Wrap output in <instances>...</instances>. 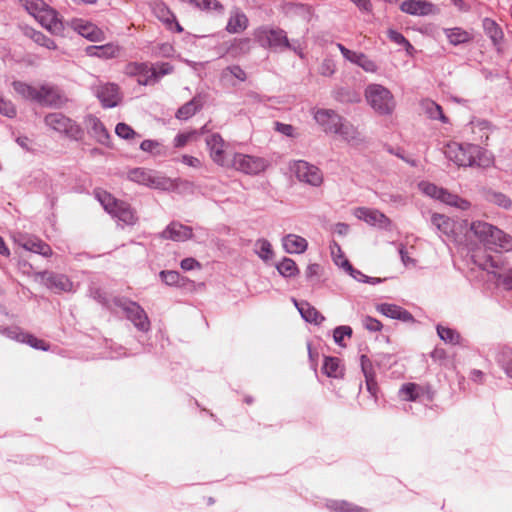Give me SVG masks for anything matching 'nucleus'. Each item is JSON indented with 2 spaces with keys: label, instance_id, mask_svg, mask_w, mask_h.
<instances>
[{
  "label": "nucleus",
  "instance_id": "nucleus-7",
  "mask_svg": "<svg viewBox=\"0 0 512 512\" xmlns=\"http://www.w3.org/2000/svg\"><path fill=\"white\" fill-rule=\"evenodd\" d=\"M291 170L301 182L318 187L323 182V174L320 169L306 161L298 160L293 163Z\"/></svg>",
  "mask_w": 512,
  "mask_h": 512
},
{
  "label": "nucleus",
  "instance_id": "nucleus-49",
  "mask_svg": "<svg viewBox=\"0 0 512 512\" xmlns=\"http://www.w3.org/2000/svg\"><path fill=\"white\" fill-rule=\"evenodd\" d=\"M140 149L155 156L162 155L164 153V147L156 140L147 139L142 141Z\"/></svg>",
  "mask_w": 512,
  "mask_h": 512
},
{
  "label": "nucleus",
  "instance_id": "nucleus-47",
  "mask_svg": "<svg viewBox=\"0 0 512 512\" xmlns=\"http://www.w3.org/2000/svg\"><path fill=\"white\" fill-rule=\"evenodd\" d=\"M437 333H438V336L446 343L453 344V345L459 343L460 335L453 329L438 325Z\"/></svg>",
  "mask_w": 512,
  "mask_h": 512
},
{
  "label": "nucleus",
  "instance_id": "nucleus-40",
  "mask_svg": "<svg viewBox=\"0 0 512 512\" xmlns=\"http://www.w3.org/2000/svg\"><path fill=\"white\" fill-rule=\"evenodd\" d=\"M12 86L17 94L26 100L36 101L37 87L22 81H14Z\"/></svg>",
  "mask_w": 512,
  "mask_h": 512
},
{
  "label": "nucleus",
  "instance_id": "nucleus-16",
  "mask_svg": "<svg viewBox=\"0 0 512 512\" xmlns=\"http://www.w3.org/2000/svg\"><path fill=\"white\" fill-rule=\"evenodd\" d=\"M36 102L46 106H61L65 98L58 87L43 84L37 89Z\"/></svg>",
  "mask_w": 512,
  "mask_h": 512
},
{
  "label": "nucleus",
  "instance_id": "nucleus-63",
  "mask_svg": "<svg viewBox=\"0 0 512 512\" xmlns=\"http://www.w3.org/2000/svg\"><path fill=\"white\" fill-rule=\"evenodd\" d=\"M275 130L279 133L288 136V137H294V127L290 124H284L281 122H275Z\"/></svg>",
  "mask_w": 512,
  "mask_h": 512
},
{
  "label": "nucleus",
  "instance_id": "nucleus-2",
  "mask_svg": "<svg viewBox=\"0 0 512 512\" xmlns=\"http://www.w3.org/2000/svg\"><path fill=\"white\" fill-rule=\"evenodd\" d=\"M19 2L30 15L51 33L57 34L62 31L63 24L57 18L56 11L43 0H19Z\"/></svg>",
  "mask_w": 512,
  "mask_h": 512
},
{
  "label": "nucleus",
  "instance_id": "nucleus-38",
  "mask_svg": "<svg viewBox=\"0 0 512 512\" xmlns=\"http://www.w3.org/2000/svg\"><path fill=\"white\" fill-rule=\"evenodd\" d=\"M322 370L328 377L339 378L343 376V368L340 365V359L337 357H325Z\"/></svg>",
  "mask_w": 512,
  "mask_h": 512
},
{
  "label": "nucleus",
  "instance_id": "nucleus-53",
  "mask_svg": "<svg viewBox=\"0 0 512 512\" xmlns=\"http://www.w3.org/2000/svg\"><path fill=\"white\" fill-rule=\"evenodd\" d=\"M351 335L352 329L349 326H338L334 329L333 332V338L335 343L341 347H345V344L343 343L344 337H351Z\"/></svg>",
  "mask_w": 512,
  "mask_h": 512
},
{
  "label": "nucleus",
  "instance_id": "nucleus-64",
  "mask_svg": "<svg viewBox=\"0 0 512 512\" xmlns=\"http://www.w3.org/2000/svg\"><path fill=\"white\" fill-rule=\"evenodd\" d=\"M181 161L185 165H188V166L193 167V168H200V167H202V162L200 161V159H198L197 157H194V156H190V155H186V154L182 155L181 156Z\"/></svg>",
  "mask_w": 512,
  "mask_h": 512
},
{
  "label": "nucleus",
  "instance_id": "nucleus-42",
  "mask_svg": "<svg viewBox=\"0 0 512 512\" xmlns=\"http://www.w3.org/2000/svg\"><path fill=\"white\" fill-rule=\"evenodd\" d=\"M23 247L29 251L41 254L46 257L52 255L51 247L48 244H46L45 242L38 240V239L27 240L23 244Z\"/></svg>",
  "mask_w": 512,
  "mask_h": 512
},
{
  "label": "nucleus",
  "instance_id": "nucleus-15",
  "mask_svg": "<svg viewBox=\"0 0 512 512\" xmlns=\"http://www.w3.org/2000/svg\"><path fill=\"white\" fill-rule=\"evenodd\" d=\"M315 121L327 134H335L343 117L332 109H319L314 114Z\"/></svg>",
  "mask_w": 512,
  "mask_h": 512
},
{
  "label": "nucleus",
  "instance_id": "nucleus-52",
  "mask_svg": "<svg viewBox=\"0 0 512 512\" xmlns=\"http://www.w3.org/2000/svg\"><path fill=\"white\" fill-rule=\"evenodd\" d=\"M387 34L391 41H393L394 43H396L398 45L405 46L406 51L408 53H410V51L414 49L413 46L410 44V42L398 31L389 29Z\"/></svg>",
  "mask_w": 512,
  "mask_h": 512
},
{
  "label": "nucleus",
  "instance_id": "nucleus-5",
  "mask_svg": "<svg viewBox=\"0 0 512 512\" xmlns=\"http://www.w3.org/2000/svg\"><path fill=\"white\" fill-rule=\"evenodd\" d=\"M269 166V161L262 157L235 153L229 163V167L234 168L249 175H256L265 171Z\"/></svg>",
  "mask_w": 512,
  "mask_h": 512
},
{
  "label": "nucleus",
  "instance_id": "nucleus-6",
  "mask_svg": "<svg viewBox=\"0 0 512 512\" xmlns=\"http://www.w3.org/2000/svg\"><path fill=\"white\" fill-rule=\"evenodd\" d=\"M116 306L121 308L126 317L134 324V326L143 332L150 329V321L144 309L136 302L127 299L117 298L114 300Z\"/></svg>",
  "mask_w": 512,
  "mask_h": 512
},
{
  "label": "nucleus",
  "instance_id": "nucleus-22",
  "mask_svg": "<svg viewBox=\"0 0 512 512\" xmlns=\"http://www.w3.org/2000/svg\"><path fill=\"white\" fill-rule=\"evenodd\" d=\"M479 192L481 197L488 203L497 205L504 209H509L512 206V200L500 191H496L489 187H482Z\"/></svg>",
  "mask_w": 512,
  "mask_h": 512
},
{
  "label": "nucleus",
  "instance_id": "nucleus-21",
  "mask_svg": "<svg viewBox=\"0 0 512 512\" xmlns=\"http://www.w3.org/2000/svg\"><path fill=\"white\" fill-rule=\"evenodd\" d=\"M86 126L88 133L95 138L97 142L102 145L109 146L110 135L103 125V123L95 116H88L86 118Z\"/></svg>",
  "mask_w": 512,
  "mask_h": 512
},
{
  "label": "nucleus",
  "instance_id": "nucleus-23",
  "mask_svg": "<svg viewBox=\"0 0 512 512\" xmlns=\"http://www.w3.org/2000/svg\"><path fill=\"white\" fill-rule=\"evenodd\" d=\"M377 311L392 319H398L404 322L414 321L413 315L410 312L395 304H380L377 306Z\"/></svg>",
  "mask_w": 512,
  "mask_h": 512
},
{
  "label": "nucleus",
  "instance_id": "nucleus-54",
  "mask_svg": "<svg viewBox=\"0 0 512 512\" xmlns=\"http://www.w3.org/2000/svg\"><path fill=\"white\" fill-rule=\"evenodd\" d=\"M115 133L123 139H133L139 136L129 125L126 123H118L115 128Z\"/></svg>",
  "mask_w": 512,
  "mask_h": 512
},
{
  "label": "nucleus",
  "instance_id": "nucleus-33",
  "mask_svg": "<svg viewBox=\"0 0 512 512\" xmlns=\"http://www.w3.org/2000/svg\"><path fill=\"white\" fill-rule=\"evenodd\" d=\"M482 26L485 34L491 39L494 45L502 42L504 34L501 27L491 18H484Z\"/></svg>",
  "mask_w": 512,
  "mask_h": 512
},
{
  "label": "nucleus",
  "instance_id": "nucleus-10",
  "mask_svg": "<svg viewBox=\"0 0 512 512\" xmlns=\"http://www.w3.org/2000/svg\"><path fill=\"white\" fill-rule=\"evenodd\" d=\"M474 144H459L457 142H451L446 145L444 153L446 157L453 161L458 166L470 167L472 156V147Z\"/></svg>",
  "mask_w": 512,
  "mask_h": 512
},
{
  "label": "nucleus",
  "instance_id": "nucleus-44",
  "mask_svg": "<svg viewBox=\"0 0 512 512\" xmlns=\"http://www.w3.org/2000/svg\"><path fill=\"white\" fill-rule=\"evenodd\" d=\"M328 507L334 512H367L366 509L347 501H332Z\"/></svg>",
  "mask_w": 512,
  "mask_h": 512
},
{
  "label": "nucleus",
  "instance_id": "nucleus-8",
  "mask_svg": "<svg viewBox=\"0 0 512 512\" xmlns=\"http://www.w3.org/2000/svg\"><path fill=\"white\" fill-rule=\"evenodd\" d=\"M44 122L49 128L58 133H64L70 137H77L80 134L79 126L60 112L47 114Z\"/></svg>",
  "mask_w": 512,
  "mask_h": 512
},
{
  "label": "nucleus",
  "instance_id": "nucleus-26",
  "mask_svg": "<svg viewBox=\"0 0 512 512\" xmlns=\"http://www.w3.org/2000/svg\"><path fill=\"white\" fill-rule=\"evenodd\" d=\"M429 393V387H424L416 383H405L401 386L399 394L404 401H416L425 393Z\"/></svg>",
  "mask_w": 512,
  "mask_h": 512
},
{
  "label": "nucleus",
  "instance_id": "nucleus-51",
  "mask_svg": "<svg viewBox=\"0 0 512 512\" xmlns=\"http://www.w3.org/2000/svg\"><path fill=\"white\" fill-rule=\"evenodd\" d=\"M419 189L427 196L438 200L443 188L436 186L430 182H420Z\"/></svg>",
  "mask_w": 512,
  "mask_h": 512
},
{
  "label": "nucleus",
  "instance_id": "nucleus-25",
  "mask_svg": "<svg viewBox=\"0 0 512 512\" xmlns=\"http://www.w3.org/2000/svg\"><path fill=\"white\" fill-rule=\"evenodd\" d=\"M173 66L170 63H159L150 67V74L148 78L140 79V85H152L156 83L161 77L173 72Z\"/></svg>",
  "mask_w": 512,
  "mask_h": 512
},
{
  "label": "nucleus",
  "instance_id": "nucleus-36",
  "mask_svg": "<svg viewBox=\"0 0 512 512\" xmlns=\"http://www.w3.org/2000/svg\"><path fill=\"white\" fill-rule=\"evenodd\" d=\"M248 26V18L244 13L236 12L229 18L226 30L229 33H239L244 31Z\"/></svg>",
  "mask_w": 512,
  "mask_h": 512
},
{
  "label": "nucleus",
  "instance_id": "nucleus-24",
  "mask_svg": "<svg viewBox=\"0 0 512 512\" xmlns=\"http://www.w3.org/2000/svg\"><path fill=\"white\" fill-rule=\"evenodd\" d=\"M75 30L90 41H101L104 39V32L90 22L79 20L74 24Z\"/></svg>",
  "mask_w": 512,
  "mask_h": 512
},
{
  "label": "nucleus",
  "instance_id": "nucleus-17",
  "mask_svg": "<svg viewBox=\"0 0 512 512\" xmlns=\"http://www.w3.org/2000/svg\"><path fill=\"white\" fill-rule=\"evenodd\" d=\"M337 48L343 55V57L353 63L361 67L366 72L374 73L377 71V65L376 63L371 60L367 55L361 52H355L348 48H346L341 43H337Z\"/></svg>",
  "mask_w": 512,
  "mask_h": 512
},
{
  "label": "nucleus",
  "instance_id": "nucleus-28",
  "mask_svg": "<svg viewBox=\"0 0 512 512\" xmlns=\"http://www.w3.org/2000/svg\"><path fill=\"white\" fill-rule=\"evenodd\" d=\"M335 135H339L342 140L348 143L356 144L361 141V134L358 129L345 118H343L341 124H339Z\"/></svg>",
  "mask_w": 512,
  "mask_h": 512
},
{
  "label": "nucleus",
  "instance_id": "nucleus-32",
  "mask_svg": "<svg viewBox=\"0 0 512 512\" xmlns=\"http://www.w3.org/2000/svg\"><path fill=\"white\" fill-rule=\"evenodd\" d=\"M438 200L460 210H468L471 207V203L468 200L461 198L444 188L442 189Z\"/></svg>",
  "mask_w": 512,
  "mask_h": 512
},
{
  "label": "nucleus",
  "instance_id": "nucleus-4",
  "mask_svg": "<svg viewBox=\"0 0 512 512\" xmlns=\"http://www.w3.org/2000/svg\"><path fill=\"white\" fill-rule=\"evenodd\" d=\"M370 106L381 115H388L395 109L396 103L392 93L380 84H370L365 90Z\"/></svg>",
  "mask_w": 512,
  "mask_h": 512
},
{
  "label": "nucleus",
  "instance_id": "nucleus-46",
  "mask_svg": "<svg viewBox=\"0 0 512 512\" xmlns=\"http://www.w3.org/2000/svg\"><path fill=\"white\" fill-rule=\"evenodd\" d=\"M199 108V105L196 101V99H192L191 101L185 103L183 106H181L177 113H176V117L178 119H182V120H186L188 118H190L191 116H193L196 111L198 110Z\"/></svg>",
  "mask_w": 512,
  "mask_h": 512
},
{
  "label": "nucleus",
  "instance_id": "nucleus-29",
  "mask_svg": "<svg viewBox=\"0 0 512 512\" xmlns=\"http://www.w3.org/2000/svg\"><path fill=\"white\" fill-rule=\"evenodd\" d=\"M472 149V163L470 167L477 166L481 168H488L493 165V155L478 145H473Z\"/></svg>",
  "mask_w": 512,
  "mask_h": 512
},
{
  "label": "nucleus",
  "instance_id": "nucleus-61",
  "mask_svg": "<svg viewBox=\"0 0 512 512\" xmlns=\"http://www.w3.org/2000/svg\"><path fill=\"white\" fill-rule=\"evenodd\" d=\"M174 53V48L170 43H162L155 48L154 55L160 57H170Z\"/></svg>",
  "mask_w": 512,
  "mask_h": 512
},
{
  "label": "nucleus",
  "instance_id": "nucleus-62",
  "mask_svg": "<svg viewBox=\"0 0 512 512\" xmlns=\"http://www.w3.org/2000/svg\"><path fill=\"white\" fill-rule=\"evenodd\" d=\"M363 325L367 330H369L371 332H377L382 329L381 322L375 318L370 317V316H366L363 319Z\"/></svg>",
  "mask_w": 512,
  "mask_h": 512
},
{
  "label": "nucleus",
  "instance_id": "nucleus-11",
  "mask_svg": "<svg viewBox=\"0 0 512 512\" xmlns=\"http://www.w3.org/2000/svg\"><path fill=\"white\" fill-rule=\"evenodd\" d=\"M127 177L130 181L152 188H162L166 183L165 178L159 177L153 170L143 167L129 170Z\"/></svg>",
  "mask_w": 512,
  "mask_h": 512
},
{
  "label": "nucleus",
  "instance_id": "nucleus-45",
  "mask_svg": "<svg viewBox=\"0 0 512 512\" xmlns=\"http://www.w3.org/2000/svg\"><path fill=\"white\" fill-rule=\"evenodd\" d=\"M425 109L431 119L440 120L443 123H447L448 119L444 115L442 107L433 101L425 102Z\"/></svg>",
  "mask_w": 512,
  "mask_h": 512
},
{
  "label": "nucleus",
  "instance_id": "nucleus-9",
  "mask_svg": "<svg viewBox=\"0 0 512 512\" xmlns=\"http://www.w3.org/2000/svg\"><path fill=\"white\" fill-rule=\"evenodd\" d=\"M255 38L264 47L290 48L287 36L282 29L260 28L255 32Z\"/></svg>",
  "mask_w": 512,
  "mask_h": 512
},
{
  "label": "nucleus",
  "instance_id": "nucleus-37",
  "mask_svg": "<svg viewBox=\"0 0 512 512\" xmlns=\"http://www.w3.org/2000/svg\"><path fill=\"white\" fill-rule=\"evenodd\" d=\"M432 224L443 234L449 236L454 233V222L449 217L442 214H433Z\"/></svg>",
  "mask_w": 512,
  "mask_h": 512
},
{
  "label": "nucleus",
  "instance_id": "nucleus-35",
  "mask_svg": "<svg viewBox=\"0 0 512 512\" xmlns=\"http://www.w3.org/2000/svg\"><path fill=\"white\" fill-rule=\"evenodd\" d=\"M251 49V40L249 38L234 39L226 47V53L233 57H237L241 54H246Z\"/></svg>",
  "mask_w": 512,
  "mask_h": 512
},
{
  "label": "nucleus",
  "instance_id": "nucleus-50",
  "mask_svg": "<svg viewBox=\"0 0 512 512\" xmlns=\"http://www.w3.org/2000/svg\"><path fill=\"white\" fill-rule=\"evenodd\" d=\"M30 37L38 45L46 47L50 50H55L57 48L55 42L52 39L48 38L46 35H44L42 32L33 30L31 31Z\"/></svg>",
  "mask_w": 512,
  "mask_h": 512
},
{
  "label": "nucleus",
  "instance_id": "nucleus-60",
  "mask_svg": "<svg viewBox=\"0 0 512 512\" xmlns=\"http://www.w3.org/2000/svg\"><path fill=\"white\" fill-rule=\"evenodd\" d=\"M228 73L233 75L235 78H237L240 81H245L246 80V73H245V71L240 66H238V65H233V66L227 67L223 71V76H226Z\"/></svg>",
  "mask_w": 512,
  "mask_h": 512
},
{
  "label": "nucleus",
  "instance_id": "nucleus-41",
  "mask_svg": "<svg viewBox=\"0 0 512 512\" xmlns=\"http://www.w3.org/2000/svg\"><path fill=\"white\" fill-rule=\"evenodd\" d=\"M445 34L452 45H459L471 40V35L467 31L458 27L446 29Z\"/></svg>",
  "mask_w": 512,
  "mask_h": 512
},
{
  "label": "nucleus",
  "instance_id": "nucleus-58",
  "mask_svg": "<svg viewBox=\"0 0 512 512\" xmlns=\"http://www.w3.org/2000/svg\"><path fill=\"white\" fill-rule=\"evenodd\" d=\"M336 65L332 59H324L319 67V73L323 76H331L334 74Z\"/></svg>",
  "mask_w": 512,
  "mask_h": 512
},
{
  "label": "nucleus",
  "instance_id": "nucleus-20",
  "mask_svg": "<svg viewBox=\"0 0 512 512\" xmlns=\"http://www.w3.org/2000/svg\"><path fill=\"white\" fill-rule=\"evenodd\" d=\"M402 12L414 16H426L433 13L434 5L426 0H405L401 3Z\"/></svg>",
  "mask_w": 512,
  "mask_h": 512
},
{
  "label": "nucleus",
  "instance_id": "nucleus-55",
  "mask_svg": "<svg viewBox=\"0 0 512 512\" xmlns=\"http://www.w3.org/2000/svg\"><path fill=\"white\" fill-rule=\"evenodd\" d=\"M197 135L196 131H188L178 134L174 139V146L176 148L184 147L189 141L194 139Z\"/></svg>",
  "mask_w": 512,
  "mask_h": 512
},
{
  "label": "nucleus",
  "instance_id": "nucleus-19",
  "mask_svg": "<svg viewBox=\"0 0 512 512\" xmlns=\"http://www.w3.org/2000/svg\"><path fill=\"white\" fill-rule=\"evenodd\" d=\"M161 238L173 241H186L192 238V228L179 222H171L161 233Z\"/></svg>",
  "mask_w": 512,
  "mask_h": 512
},
{
  "label": "nucleus",
  "instance_id": "nucleus-12",
  "mask_svg": "<svg viewBox=\"0 0 512 512\" xmlns=\"http://www.w3.org/2000/svg\"><path fill=\"white\" fill-rule=\"evenodd\" d=\"M37 276L41 278V281L48 289L54 292H70L73 288V283L64 274L43 271L39 272Z\"/></svg>",
  "mask_w": 512,
  "mask_h": 512
},
{
  "label": "nucleus",
  "instance_id": "nucleus-39",
  "mask_svg": "<svg viewBox=\"0 0 512 512\" xmlns=\"http://www.w3.org/2000/svg\"><path fill=\"white\" fill-rule=\"evenodd\" d=\"M125 73L129 76H137V82L140 79L148 78L150 74V66L147 63L131 62L125 67Z\"/></svg>",
  "mask_w": 512,
  "mask_h": 512
},
{
  "label": "nucleus",
  "instance_id": "nucleus-30",
  "mask_svg": "<svg viewBox=\"0 0 512 512\" xmlns=\"http://www.w3.org/2000/svg\"><path fill=\"white\" fill-rule=\"evenodd\" d=\"M295 305L300 312L301 316L310 323L320 324L325 318L319 311L311 306L308 302L302 301L300 303L295 302Z\"/></svg>",
  "mask_w": 512,
  "mask_h": 512
},
{
  "label": "nucleus",
  "instance_id": "nucleus-56",
  "mask_svg": "<svg viewBox=\"0 0 512 512\" xmlns=\"http://www.w3.org/2000/svg\"><path fill=\"white\" fill-rule=\"evenodd\" d=\"M0 113L7 117H14L16 115L15 106L11 101L0 97Z\"/></svg>",
  "mask_w": 512,
  "mask_h": 512
},
{
  "label": "nucleus",
  "instance_id": "nucleus-18",
  "mask_svg": "<svg viewBox=\"0 0 512 512\" xmlns=\"http://www.w3.org/2000/svg\"><path fill=\"white\" fill-rule=\"evenodd\" d=\"M96 95L103 107H115L120 101L119 87L114 83L99 85L96 88Z\"/></svg>",
  "mask_w": 512,
  "mask_h": 512
},
{
  "label": "nucleus",
  "instance_id": "nucleus-34",
  "mask_svg": "<svg viewBox=\"0 0 512 512\" xmlns=\"http://www.w3.org/2000/svg\"><path fill=\"white\" fill-rule=\"evenodd\" d=\"M86 53L89 56L113 58L119 53V48L113 44H106L103 46H88L86 48Z\"/></svg>",
  "mask_w": 512,
  "mask_h": 512
},
{
  "label": "nucleus",
  "instance_id": "nucleus-31",
  "mask_svg": "<svg viewBox=\"0 0 512 512\" xmlns=\"http://www.w3.org/2000/svg\"><path fill=\"white\" fill-rule=\"evenodd\" d=\"M308 243L306 239L303 237L289 234L283 238V247L286 252L293 253H303L307 249Z\"/></svg>",
  "mask_w": 512,
  "mask_h": 512
},
{
  "label": "nucleus",
  "instance_id": "nucleus-27",
  "mask_svg": "<svg viewBox=\"0 0 512 512\" xmlns=\"http://www.w3.org/2000/svg\"><path fill=\"white\" fill-rule=\"evenodd\" d=\"M7 335L10 338H14L17 341L28 344L32 348H35L38 350L47 351L50 348L49 344L46 343L44 340L38 339L37 337H35L34 335L29 334V333H24V332L16 333V332L8 330Z\"/></svg>",
  "mask_w": 512,
  "mask_h": 512
},
{
  "label": "nucleus",
  "instance_id": "nucleus-57",
  "mask_svg": "<svg viewBox=\"0 0 512 512\" xmlns=\"http://www.w3.org/2000/svg\"><path fill=\"white\" fill-rule=\"evenodd\" d=\"M360 363H361V369L364 374V377L375 376L372 362L367 355H364V354L361 355Z\"/></svg>",
  "mask_w": 512,
  "mask_h": 512
},
{
  "label": "nucleus",
  "instance_id": "nucleus-13",
  "mask_svg": "<svg viewBox=\"0 0 512 512\" xmlns=\"http://www.w3.org/2000/svg\"><path fill=\"white\" fill-rule=\"evenodd\" d=\"M354 216L371 226H377L382 229H388L391 226V220L377 209L358 207L354 210Z\"/></svg>",
  "mask_w": 512,
  "mask_h": 512
},
{
  "label": "nucleus",
  "instance_id": "nucleus-3",
  "mask_svg": "<svg viewBox=\"0 0 512 512\" xmlns=\"http://www.w3.org/2000/svg\"><path fill=\"white\" fill-rule=\"evenodd\" d=\"M470 229L486 245H495L506 250L512 249V238L487 222L474 221Z\"/></svg>",
  "mask_w": 512,
  "mask_h": 512
},
{
  "label": "nucleus",
  "instance_id": "nucleus-59",
  "mask_svg": "<svg viewBox=\"0 0 512 512\" xmlns=\"http://www.w3.org/2000/svg\"><path fill=\"white\" fill-rule=\"evenodd\" d=\"M160 277L167 285H176L180 280V274L176 271H162Z\"/></svg>",
  "mask_w": 512,
  "mask_h": 512
},
{
  "label": "nucleus",
  "instance_id": "nucleus-14",
  "mask_svg": "<svg viewBox=\"0 0 512 512\" xmlns=\"http://www.w3.org/2000/svg\"><path fill=\"white\" fill-rule=\"evenodd\" d=\"M206 145L209 154L214 163L221 167H229L230 161L226 158V143L218 133H214L206 138Z\"/></svg>",
  "mask_w": 512,
  "mask_h": 512
},
{
  "label": "nucleus",
  "instance_id": "nucleus-48",
  "mask_svg": "<svg viewBox=\"0 0 512 512\" xmlns=\"http://www.w3.org/2000/svg\"><path fill=\"white\" fill-rule=\"evenodd\" d=\"M277 270L284 277H291L298 272L296 263L290 258H284L277 265Z\"/></svg>",
  "mask_w": 512,
  "mask_h": 512
},
{
  "label": "nucleus",
  "instance_id": "nucleus-43",
  "mask_svg": "<svg viewBox=\"0 0 512 512\" xmlns=\"http://www.w3.org/2000/svg\"><path fill=\"white\" fill-rule=\"evenodd\" d=\"M255 252L264 261H268V260L272 259L273 255H274L273 250H272V245L266 239H258L256 241Z\"/></svg>",
  "mask_w": 512,
  "mask_h": 512
},
{
  "label": "nucleus",
  "instance_id": "nucleus-1",
  "mask_svg": "<svg viewBox=\"0 0 512 512\" xmlns=\"http://www.w3.org/2000/svg\"><path fill=\"white\" fill-rule=\"evenodd\" d=\"M94 196L113 218L130 226L137 223L136 210L128 202L116 199L112 194L100 188L94 190Z\"/></svg>",
  "mask_w": 512,
  "mask_h": 512
}]
</instances>
